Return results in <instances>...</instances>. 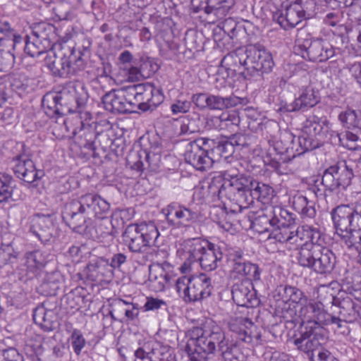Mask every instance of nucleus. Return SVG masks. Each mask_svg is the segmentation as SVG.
<instances>
[{
	"mask_svg": "<svg viewBox=\"0 0 361 361\" xmlns=\"http://www.w3.org/2000/svg\"><path fill=\"white\" fill-rule=\"evenodd\" d=\"M186 338L184 349L191 361H204L206 355L216 353H219L225 361H241L234 355L233 345L222 328L213 320L190 329Z\"/></svg>",
	"mask_w": 361,
	"mask_h": 361,
	"instance_id": "nucleus-1",
	"label": "nucleus"
},
{
	"mask_svg": "<svg viewBox=\"0 0 361 361\" xmlns=\"http://www.w3.org/2000/svg\"><path fill=\"white\" fill-rule=\"evenodd\" d=\"M324 239L321 232L315 228L308 241L298 252V264L309 268L319 274H327L334 269L336 258L334 253L324 246Z\"/></svg>",
	"mask_w": 361,
	"mask_h": 361,
	"instance_id": "nucleus-2",
	"label": "nucleus"
},
{
	"mask_svg": "<svg viewBox=\"0 0 361 361\" xmlns=\"http://www.w3.org/2000/svg\"><path fill=\"white\" fill-rule=\"evenodd\" d=\"M353 171L344 161L326 169L320 180H317L311 190L317 197H325L334 192L345 190L351 183Z\"/></svg>",
	"mask_w": 361,
	"mask_h": 361,
	"instance_id": "nucleus-3",
	"label": "nucleus"
},
{
	"mask_svg": "<svg viewBox=\"0 0 361 361\" xmlns=\"http://www.w3.org/2000/svg\"><path fill=\"white\" fill-rule=\"evenodd\" d=\"M331 129V124L326 118L317 116L308 117L303 123L301 135L297 138L299 149L298 154L315 149L323 145L325 141H329Z\"/></svg>",
	"mask_w": 361,
	"mask_h": 361,
	"instance_id": "nucleus-4",
	"label": "nucleus"
},
{
	"mask_svg": "<svg viewBox=\"0 0 361 361\" xmlns=\"http://www.w3.org/2000/svg\"><path fill=\"white\" fill-rule=\"evenodd\" d=\"M159 235V231L153 223L130 224L122 237L128 250L135 253H145L155 245Z\"/></svg>",
	"mask_w": 361,
	"mask_h": 361,
	"instance_id": "nucleus-5",
	"label": "nucleus"
},
{
	"mask_svg": "<svg viewBox=\"0 0 361 361\" xmlns=\"http://www.w3.org/2000/svg\"><path fill=\"white\" fill-rule=\"evenodd\" d=\"M176 290L185 302L202 300L210 296L212 290L211 279L206 274L183 276L175 280Z\"/></svg>",
	"mask_w": 361,
	"mask_h": 361,
	"instance_id": "nucleus-6",
	"label": "nucleus"
},
{
	"mask_svg": "<svg viewBox=\"0 0 361 361\" xmlns=\"http://www.w3.org/2000/svg\"><path fill=\"white\" fill-rule=\"evenodd\" d=\"M225 197L244 207L245 202L251 198L247 195V190L252 185V178L239 174L236 170L223 171Z\"/></svg>",
	"mask_w": 361,
	"mask_h": 361,
	"instance_id": "nucleus-7",
	"label": "nucleus"
},
{
	"mask_svg": "<svg viewBox=\"0 0 361 361\" xmlns=\"http://www.w3.org/2000/svg\"><path fill=\"white\" fill-rule=\"evenodd\" d=\"M214 145V140L200 137L190 142L185 151V159L199 171L210 169L214 163L211 154V147Z\"/></svg>",
	"mask_w": 361,
	"mask_h": 361,
	"instance_id": "nucleus-8",
	"label": "nucleus"
},
{
	"mask_svg": "<svg viewBox=\"0 0 361 361\" xmlns=\"http://www.w3.org/2000/svg\"><path fill=\"white\" fill-rule=\"evenodd\" d=\"M300 32L296 39L298 49L303 59L313 62H324L335 55V49L322 39L303 38Z\"/></svg>",
	"mask_w": 361,
	"mask_h": 361,
	"instance_id": "nucleus-9",
	"label": "nucleus"
},
{
	"mask_svg": "<svg viewBox=\"0 0 361 361\" xmlns=\"http://www.w3.org/2000/svg\"><path fill=\"white\" fill-rule=\"evenodd\" d=\"M276 302V311L277 314L285 319L291 320L295 314L294 309L290 308V303H300L306 298L299 288L290 286H279L274 295Z\"/></svg>",
	"mask_w": 361,
	"mask_h": 361,
	"instance_id": "nucleus-10",
	"label": "nucleus"
},
{
	"mask_svg": "<svg viewBox=\"0 0 361 361\" xmlns=\"http://www.w3.org/2000/svg\"><path fill=\"white\" fill-rule=\"evenodd\" d=\"M314 229L315 228L308 225L299 226L295 231H290L289 227L273 228L272 231L270 230L269 237L285 243L290 250H299L308 241Z\"/></svg>",
	"mask_w": 361,
	"mask_h": 361,
	"instance_id": "nucleus-11",
	"label": "nucleus"
},
{
	"mask_svg": "<svg viewBox=\"0 0 361 361\" xmlns=\"http://www.w3.org/2000/svg\"><path fill=\"white\" fill-rule=\"evenodd\" d=\"M82 65L80 56L73 51L69 56H57L55 54H49L45 58V66L55 76L68 77L74 75Z\"/></svg>",
	"mask_w": 361,
	"mask_h": 361,
	"instance_id": "nucleus-12",
	"label": "nucleus"
},
{
	"mask_svg": "<svg viewBox=\"0 0 361 361\" xmlns=\"http://www.w3.org/2000/svg\"><path fill=\"white\" fill-rule=\"evenodd\" d=\"M334 224L343 229L351 228L361 231V200L349 204H341L333 209L331 212Z\"/></svg>",
	"mask_w": 361,
	"mask_h": 361,
	"instance_id": "nucleus-13",
	"label": "nucleus"
},
{
	"mask_svg": "<svg viewBox=\"0 0 361 361\" xmlns=\"http://www.w3.org/2000/svg\"><path fill=\"white\" fill-rule=\"evenodd\" d=\"M295 223L293 214L287 209L275 207L272 208L270 218L259 216L254 223V227L259 233L269 232L271 228L290 227Z\"/></svg>",
	"mask_w": 361,
	"mask_h": 361,
	"instance_id": "nucleus-14",
	"label": "nucleus"
},
{
	"mask_svg": "<svg viewBox=\"0 0 361 361\" xmlns=\"http://www.w3.org/2000/svg\"><path fill=\"white\" fill-rule=\"evenodd\" d=\"M169 224L176 227H185L196 222L200 217L197 211L187 208L177 202H172L162 209Z\"/></svg>",
	"mask_w": 361,
	"mask_h": 361,
	"instance_id": "nucleus-15",
	"label": "nucleus"
},
{
	"mask_svg": "<svg viewBox=\"0 0 361 361\" xmlns=\"http://www.w3.org/2000/svg\"><path fill=\"white\" fill-rule=\"evenodd\" d=\"M73 200L92 221L94 217L104 219L110 210V204L96 194L87 193Z\"/></svg>",
	"mask_w": 361,
	"mask_h": 361,
	"instance_id": "nucleus-16",
	"label": "nucleus"
},
{
	"mask_svg": "<svg viewBox=\"0 0 361 361\" xmlns=\"http://www.w3.org/2000/svg\"><path fill=\"white\" fill-rule=\"evenodd\" d=\"M247 71L269 73L274 67L271 54L261 45H250L246 47Z\"/></svg>",
	"mask_w": 361,
	"mask_h": 361,
	"instance_id": "nucleus-17",
	"label": "nucleus"
},
{
	"mask_svg": "<svg viewBox=\"0 0 361 361\" xmlns=\"http://www.w3.org/2000/svg\"><path fill=\"white\" fill-rule=\"evenodd\" d=\"M62 217L71 228L80 233L85 232L92 222L73 200L65 204Z\"/></svg>",
	"mask_w": 361,
	"mask_h": 361,
	"instance_id": "nucleus-18",
	"label": "nucleus"
},
{
	"mask_svg": "<svg viewBox=\"0 0 361 361\" xmlns=\"http://www.w3.org/2000/svg\"><path fill=\"white\" fill-rule=\"evenodd\" d=\"M301 307L299 314L302 319V324L304 326H312V328H319L322 326L326 318L329 317V313L324 310L321 304H319L315 300L307 298Z\"/></svg>",
	"mask_w": 361,
	"mask_h": 361,
	"instance_id": "nucleus-19",
	"label": "nucleus"
},
{
	"mask_svg": "<svg viewBox=\"0 0 361 361\" xmlns=\"http://www.w3.org/2000/svg\"><path fill=\"white\" fill-rule=\"evenodd\" d=\"M326 338L322 334L319 328L312 326H304L300 338L294 340V344L298 348L305 353H312L319 350V348L325 342Z\"/></svg>",
	"mask_w": 361,
	"mask_h": 361,
	"instance_id": "nucleus-20",
	"label": "nucleus"
},
{
	"mask_svg": "<svg viewBox=\"0 0 361 361\" xmlns=\"http://www.w3.org/2000/svg\"><path fill=\"white\" fill-rule=\"evenodd\" d=\"M15 175L23 181L31 183L39 179L43 172L37 171L33 161L27 154L15 157L12 161Z\"/></svg>",
	"mask_w": 361,
	"mask_h": 361,
	"instance_id": "nucleus-21",
	"label": "nucleus"
},
{
	"mask_svg": "<svg viewBox=\"0 0 361 361\" xmlns=\"http://www.w3.org/2000/svg\"><path fill=\"white\" fill-rule=\"evenodd\" d=\"M305 8L301 0H298L288 6L284 13H276L274 18L285 30L293 28L305 18Z\"/></svg>",
	"mask_w": 361,
	"mask_h": 361,
	"instance_id": "nucleus-22",
	"label": "nucleus"
},
{
	"mask_svg": "<svg viewBox=\"0 0 361 361\" xmlns=\"http://www.w3.org/2000/svg\"><path fill=\"white\" fill-rule=\"evenodd\" d=\"M30 231L42 243L51 240L54 230V221L51 215L35 214L30 218Z\"/></svg>",
	"mask_w": 361,
	"mask_h": 361,
	"instance_id": "nucleus-23",
	"label": "nucleus"
},
{
	"mask_svg": "<svg viewBox=\"0 0 361 361\" xmlns=\"http://www.w3.org/2000/svg\"><path fill=\"white\" fill-rule=\"evenodd\" d=\"M56 94L63 116L76 111L78 108L85 104V99L78 97V92L73 85H68L59 92H56Z\"/></svg>",
	"mask_w": 361,
	"mask_h": 361,
	"instance_id": "nucleus-24",
	"label": "nucleus"
},
{
	"mask_svg": "<svg viewBox=\"0 0 361 361\" xmlns=\"http://www.w3.org/2000/svg\"><path fill=\"white\" fill-rule=\"evenodd\" d=\"M319 101L320 96L319 92L310 87H307L302 89L298 97L288 104L286 108L290 112L300 110L305 111L316 106Z\"/></svg>",
	"mask_w": 361,
	"mask_h": 361,
	"instance_id": "nucleus-25",
	"label": "nucleus"
},
{
	"mask_svg": "<svg viewBox=\"0 0 361 361\" xmlns=\"http://www.w3.org/2000/svg\"><path fill=\"white\" fill-rule=\"evenodd\" d=\"M209 242L200 238L188 239L183 244L178 253L183 260L186 262H198L202 253L209 245Z\"/></svg>",
	"mask_w": 361,
	"mask_h": 361,
	"instance_id": "nucleus-26",
	"label": "nucleus"
},
{
	"mask_svg": "<svg viewBox=\"0 0 361 361\" xmlns=\"http://www.w3.org/2000/svg\"><path fill=\"white\" fill-rule=\"evenodd\" d=\"M253 328H255L254 323L245 317L236 318L229 322V329L235 334L236 338L246 343H252L254 337L257 339L259 338V335L252 334Z\"/></svg>",
	"mask_w": 361,
	"mask_h": 361,
	"instance_id": "nucleus-27",
	"label": "nucleus"
},
{
	"mask_svg": "<svg viewBox=\"0 0 361 361\" xmlns=\"http://www.w3.org/2000/svg\"><path fill=\"white\" fill-rule=\"evenodd\" d=\"M252 285L248 281H241L233 285L232 298L238 306L250 307L257 305V300L250 290Z\"/></svg>",
	"mask_w": 361,
	"mask_h": 361,
	"instance_id": "nucleus-28",
	"label": "nucleus"
},
{
	"mask_svg": "<svg viewBox=\"0 0 361 361\" xmlns=\"http://www.w3.org/2000/svg\"><path fill=\"white\" fill-rule=\"evenodd\" d=\"M336 233L341 237L342 245L350 251H355L359 253V262L361 257V231L353 230L351 228L343 229L337 224H334Z\"/></svg>",
	"mask_w": 361,
	"mask_h": 361,
	"instance_id": "nucleus-29",
	"label": "nucleus"
},
{
	"mask_svg": "<svg viewBox=\"0 0 361 361\" xmlns=\"http://www.w3.org/2000/svg\"><path fill=\"white\" fill-rule=\"evenodd\" d=\"M222 249L221 245L210 243L198 260L201 268L206 271L214 270L223 257Z\"/></svg>",
	"mask_w": 361,
	"mask_h": 361,
	"instance_id": "nucleus-30",
	"label": "nucleus"
},
{
	"mask_svg": "<svg viewBox=\"0 0 361 361\" xmlns=\"http://www.w3.org/2000/svg\"><path fill=\"white\" fill-rule=\"evenodd\" d=\"M120 90H112L106 93L102 97V103L106 111L112 113L123 114L130 111L124 96Z\"/></svg>",
	"mask_w": 361,
	"mask_h": 361,
	"instance_id": "nucleus-31",
	"label": "nucleus"
},
{
	"mask_svg": "<svg viewBox=\"0 0 361 361\" xmlns=\"http://www.w3.org/2000/svg\"><path fill=\"white\" fill-rule=\"evenodd\" d=\"M114 312L119 317L121 322L134 321L139 315L140 311L137 304L126 302L122 299H114Z\"/></svg>",
	"mask_w": 361,
	"mask_h": 361,
	"instance_id": "nucleus-32",
	"label": "nucleus"
},
{
	"mask_svg": "<svg viewBox=\"0 0 361 361\" xmlns=\"http://www.w3.org/2000/svg\"><path fill=\"white\" fill-rule=\"evenodd\" d=\"M138 159L132 165V169L137 171H142L146 166L152 171L157 170L161 161V155L157 153L148 152L147 149H141L136 154Z\"/></svg>",
	"mask_w": 361,
	"mask_h": 361,
	"instance_id": "nucleus-33",
	"label": "nucleus"
},
{
	"mask_svg": "<svg viewBox=\"0 0 361 361\" xmlns=\"http://www.w3.org/2000/svg\"><path fill=\"white\" fill-rule=\"evenodd\" d=\"M223 172L220 175L214 176L208 183L207 187L202 186L200 190L202 194V198H212V200H221L225 197V190Z\"/></svg>",
	"mask_w": 361,
	"mask_h": 361,
	"instance_id": "nucleus-34",
	"label": "nucleus"
},
{
	"mask_svg": "<svg viewBox=\"0 0 361 361\" xmlns=\"http://www.w3.org/2000/svg\"><path fill=\"white\" fill-rule=\"evenodd\" d=\"M247 49L239 48L225 56L221 63L228 66V69L233 71H240L241 68L247 70Z\"/></svg>",
	"mask_w": 361,
	"mask_h": 361,
	"instance_id": "nucleus-35",
	"label": "nucleus"
},
{
	"mask_svg": "<svg viewBox=\"0 0 361 361\" xmlns=\"http://www.w3.org/2000/svg\"><path fill=\"white\" fill-rule=\"evenodd\" d=\"M329 140L331 143L341 145L350 150H356L359 147L357 144L358 136L355 133L348 130L341 133L331 130Z\"/></svg>",
	"mask_w": 361,
	"mask_h": 361,
	"instance_id": "nucleus-36",
	"label": "nucleus"
},
{
	"mask_svg": "<svg viewBox=\"0 0 361 361\" xmlns=\"http://www.w3.org/2000/svg\"><path fill=\"white\" fill-rule=\"evenodd\" d=\"M34 322L45 331H52L55 328L54 313L43 306L36 307L33 311Z\"/></svg>",
	"mask_w": 361,
	"mask_h": 361,
	"instance_id": "nucleus-37",
	"label": "nucleus"
},
{
	"mask_svg": "<svg viewBox=\"0 0 361 361\" xmlns=\"http://www.w3.org/2000/svg\"><path fill=\"white\" fill-rule=\"evenodd\" d=\"M165 268L170 269L171 264L168 262H164L161 265L157 264L154 270V273L151 270L149 272V280L157 283L155 288L159 291L164 290L166 285L170 284L172 280L171 275L166 271Z\"/></svg>",
	"mask_w": 361,
	"mask_h": 361,
	"instance_id": "nucleus-38",
	"label": "nucleus"
},
{
	"mask_svg": "<svg viewBox=\"0 0 361 361\" xmlns=\"http://www.w3.org/2000/svg\"><path fill=\"white\" fill-rule=\"evenodd\" d=\"M271 190V188L269 185L252 179V185L249 187L246 195L250 197L251 200L250 199L249 201L245 202L244 207H247L252 204L254 200L261 202L264 201L270 195Z\"/></svg>",
	"mask_w": 361,
	"mask_h": 361,
	"instance_id": "nucleus-39",
	"label": "nucleus"
},
{
	"mask_svg": "<svg viewBox=\"0 0 361 361\" xmlns=\"http://www.w3.org/2000/svg\"><path fill=\"white\" fill-rule=\"evenodd\" d=\"M240 103V98L231 95L223 97L219 95L209 94L208 109L210 110H224L236 106Z\"/></svg>",
	"mask_w": 361,
	"mask_h": 361,
	"instance_id": "nucleus-40",
	"label": "nucleus"
},
{
	"mask_svg": "<svg viewBox=\"0 0 361 361\" xmlns=\"http://www.w3.org/2000/svg\"><path fill=\"white\" fill-rule=\"evenodd\" d=\"M96 263L89 266V269L91 271L92 279L94 280H100L103 278H111L114 272L109 265V259L104 257H99L96 261Z\"/></svg>",
	"mask_w": 361,
	"mask_h": 361,
	"instance_id": "nucleus-41",
	"label": "nucleus"
},
{
	"mask_svg": "<svg viewBox=\"0 0 361 361\" xmlns=\"http://www.w3.org/2000/svg\"><path fill=\"white\" fill-rule=\"evenodd\" d=\"M42 106L45 114L49 117L63 116L60 110L59 102L56 92L47 93L42 99Z\"/></svg>",
	"mask_w": 361,
	"mask_h": 361,
	"instance_id": "nucleus-42",
	"label": "nucleus"
},
{
	"mask_svg": "<svg viewBox=\"0 0 361 361\" xmlns=\"http://www.w3.org/2000/svg\"><path fill=\"white\" fill-rule=\"evenodd\" d=\"M0 33L6 37V38H3L4 42H7L13 48V50H16L17 47L23 43V37L16 32L7 21L0 22Z\"/></svg>",
	"mask_w": 361,
	"mask_h": 361,
	"instance_id": "nucleus-43",
	"label": "nucleus"
},
{
	"mask_svg": "<svg viewBox=\"0 0 361 361\" xmlns=\"http://www.w3.org/2000/svg\"><path fill=\"white\" fill-rule=\"evenodd\" d=\"M234 152V149L228 140L219 141L214 140V145L211 147V154L214 162L223 157L227 159Z\"/></svg>",
	"mask_w": 361,
	"mask_h": 361,
	"instance_id": "nucleus-44",
	"label": "nucleus"
},
{
	"mask_svg": "<svg viewBox=\"0 0 361 361\" xmlns=\"http://www.w3.org/2000/svg\"><path fill=\"white\" fill-rule=\"evenodd\" d=\"M55 27L51 24L41 23L36 25L32 33L35 37L42 41L47 47H51V39L54 35Z\"/></svg>",
	"mask_w": 361,
	"mask_h": 361,
	"instance_id": "nucleus-45",
	"label": "nucleus"
},
{
	"mask_svg": "<svg viewBox=\"0 0 361 361\" xmlns=\"http://www.w3.org/2000/svg\"><path fill=\"white\" fill-rule=\"evenodd\" d=\"M25 44V52L32 57L39 56L47 53V49L50 48V47H47V44H44L42 41L36 37L32 42H30L29 37L27 36Z\"/></svg>",
	"mask_w": 361,
	"mask_h": 361,
	"instance_id": "nucleus-46",
	"label": "nucleus"
},
{
	"mask_svg": "<svg viewBox=\"0 0 361 361\" xmlns=\"http://www.w3.org/2000/svg\"><path fill=\"white\" fill-rule=\"evenodd\" d=\"M234 271L240 275L247 276L254 280H259L260 272L257 264L250 262H237L234 265Z\"/></svg>",
	"mask_w": 361,
	"mask_h": 361,
	"instance_id": "nucleus-47",
	"label": "nucleus"
},
{
	"mask_svg": "<svg viewBox=\"0 0 361 361\" xmlns=\"http://www.w3.org/2000/svg\"><path fill=\"white\" fill-rule=\"evenodd\" d=\"M13 178L11 176L0 173V203L7 202L12 196Z\"/></svg>",
	"mask_w": 361,
	"mask_h": 361,
	"instance_id": "nucleus-48",
	"label": "nucleus"
},
{
	"mask_svg": "<svg viewBox=\"0 0 361 361\" xmlns=\"http://www.w3.org/2000/svg\"><path fill=\"white\" fill-rule=\"evenodd\" d=\"M60 276L59 273H51L46 276L42 287L49 294H56L59 288Z\"/></svg>",
	"mask_w": 361,
	"mask_h": 361,
	"instance_id": "nucleus-49",
	"label": "nucleus"
},
{
	"mask_svg": "<svg viewBox=\"0 0 361 361\" xmlns=\"http://www.w3.org/2000/svg\"><path fill=\"white\" fill-rule=\"evenodd\" d=\"M82 130H83V135H85L86 142L83 144L85 148L90 149H94L95 142L98 140L100 142L101 138H108L107 134H96L91 128H85L84 123L80 121Z\"/></svg>",
	"mask_w": 361,
	"mask_h": 361,
	"instance_id": "nucleus-50",
	"label": "nucleus"
},
{
	"mask_svg": "<svg viewBox=\"0 0 361 361\" xmlns=\"http://www.w3.org/2000/svg\"><path fill=\"white\" fill-rule=\"evenodd\" d=\"M149 66H151L150 62L145 61L142 63L140 69L134 66L129 68L128 70V79L130 81H137L149 77L152 72H146L145 71V68H147Z\"/></svg>",
	"mask_w": 361,
	"mask_h": 361,
	"instance_id": "nucleus-51",
	"label": "nucleus"
},
{
	"mask_svg": "<svg viewBox=\"0 0 361 361\" xmlns=\"http://www.w3.org/2000/svg\"><path fill=\"white\" fill-rule=\"evenodd\" d=\"M70 341L73 352L79 355L86 344L85 338L80 330L75 329L70 336Z\"/></svg>",
	"mask_w": 361,
	"mask_h": 361,
	"instance_id": "nucleus-52",
	"label": "nucleus"
},
{
	"mask_svg": "<svg viewBox=\"0 0 361 361\" xmlns=\"http://www.w3.org/2000/svg\"><path fill=\"white\" fill-rule=\"evenodd\" d=\"M164 96L161 89L156 88L153 85V90L151 94L146 97L142 106H147L148 109H152L157 106L163 102Z\"/></svg>",
	"mask_w": 361,
	"mask_h": 361,
	"instance_id": "nucleus-53",
	"label": "nucleus"
},
{
	"mask_svg": "<svg viewBox=\"0 0 361 361\" xmlns=\"http://www.w3.org/2000/svg\"><path fill=\"white\" fill-rule=\"evenodd\" d=\"M221 246L223 247L222 250H224L228 259L233 262V266L235 265L237 262H244L243 259V252L240 248L231 247L225 243H222Z\"/></svg>",
	"mask_w": 361,
	"mask_h": 361,
	"instance_id": "nucleus-54",
	"label": "nucleus"
},
{
	"mask_svg": "<svg viewBox=\"0 0 361 361\" xmlns=\"http://www.w3.org/2000/svg\"><path fill=\"white\" fill-rule=\"evenodd\" d=\"M16 255L14 249L11 245H4L0 246V267L13 262Z\"/></svg>",
	"mask_w": 361,
	"mask_h": 361,
	"instance_id": "nucleus-55",
	"label": "nucleus"
},
{
	"mask_svg": "<svg viewBox=\"0 0 361 361\" xmlns=\"http://www.w3.org/2000/svg\"><path fill=\"white\" fill-rule=\"evenodd\" d=\"M133 86L138 97V106L141 108L146 97L151 94L153 85L150 83H140Z\"/></svg>",
	"mask_w": 361,
	"mask_h": 361,
	"instance_id": "nucleus-56",
	"label": "nucleus"
},
{
	"mask_svg": "<svg viewBox=\"0 0 361 361\" xmlns=\"http://www.w3.org/2000/svg\"><path fill=\"white\" fill-rule=\"evenodd\" d=\"M15 50L8 49L1 51L0 49V71L11 68L15 63Z\"/></svg>",
	"mask_w": 361,
	"mask_h": 361,
	"instance_id": "nucleus-57",
	"label": "nucleus"
},
{
	"mask_svg": "<svg viewBox=\"0 0 361 361\" xmlns=\"http://www.w3.org/2000/svg\"><path fill=\"white\" fill-rule=\"evenodd\" d=\"M338 119L344 127L349 129H355V111L349 109L345 111H343L339 114Z\"/></svg>",
	"mask_w": 361,
	"mask_h": 361,
	"instance_id": "nucleus-58",
	"label": "nucleus"
},
{
	"mask_svg": "<svg viewBox=\"0 0 361 361\" xmlns=\"http://www.w3.org/2000/svg\"><path fill=\"white\" fill-rule=\"evenodd\" d=\"M334 298V295L326 286H322L318 288L316 302L321 304L324 308L326 305L333 303Z\"/></svg>",
	"mask_w": 361,
	"mask_h": 361,
	"instance_id": "nucleus-59",
	"label": "nucleus"
},
{
	"mask_svg": "<svg viewBox=\"0 0 361 361\" xmlns=\"http://www.w3.org/2000/svg\"><path fill=\"white\" fill-rule=\"evenodd\" d=\"M216 223L225 231L232 233L235 230L231 221V216L222 209H221V217L216 220Z\"/></svg>",
	"mask_w": 361,
	"mask_h": 361,
	"instance_id": "nucleus-60",
	"label": "nucleus"
},
{
	"mask_svg": "<svg viewBox=\"0 0 361 361\" xmlns=\"http://www.w3.org/2000/svg\"><path fill=\"white\" fill-rule=\"evenodd\" d=\"M205 12L209 13L212 10H218L221 8H229L233 4V0H207Z\"/></svg>",
	"mask_w": 361,
	"mask_h": 361,
	"instance_id": "nucleus-61",
	"label": "nucleus"
},
{
	"mask_svg": "<svg viewBox=\"0 0 361 361\" xmlns=\"http://www.w3.org/2000/svg\"><path fill=\"white\" fill-rule=\"evenodd\" d=\"M219 119L227 127L229 126H238L240 122L239 114L235 111L222 113L219 116Z\"/></svg>",
	"mask_w": 361,
	"mask_h": 361,
	"instance_id": "nucleus-62",
	"label": "nucleus"
},
{
	"mask_svg": "<svg viewBox=\"0 0 361 361\" xmlns=\"http://www.w3.org/2000/svg\"><path fill=\"white\" fill-rule=\"evenodd\" d=\"M119 90L123 92L122 94L124 96V100L127 102L128 107L132 105H138V97L137 94H135V91L133 85L127 86Z\"/></svg>",
	"mask_w": 361,
	"mask_h": 361,
	"instance_id": "nucleus-63",
	"label": "nucleus"
},
{
	"mask_svg": "<svg viewBox=\"0 0 361 361\" xmlns=\"http://www.w3.org/2000/svg\"><path fill=\"white\" fill-rule=\"evenodd\" d=\"M191 107V102L187 100H176L171 105V111L173 115L185 114Z\"/></svg>",
	"mask_w": 361,
	"mask_h": 361,
	"instance_id": "nucleus-64",
	"label": "nucleus"
}]
</instances>
